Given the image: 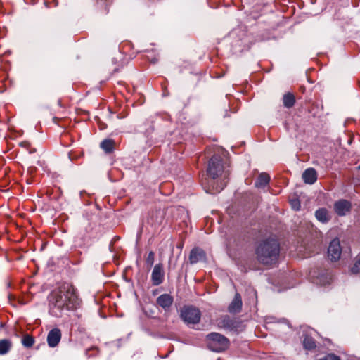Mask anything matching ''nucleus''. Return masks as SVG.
Instances as JSON below:
<instances>
[{"instance_id":"nucleus-3","label":"nucleus","mask_w":360,"mask_h":360,"mask_svg":"<svg viewBox=\"0 0 360 360\" xmlns=\"http://www.w3.org/2000/svg\"><path fill=\"white\" fill-rule=\"evenodd\" d=\"M206 340L208 348L217 352L224 351L228 348L229 345L228 338L217 333L208 334Z\"/></svg>"},{"instance_id":"nucleus-25","label":"nucleus","mask_w":360,"mask_h":360,"mask_svg":"<svg viewBox=\"0 0 360 360\" xmlns=\"http://www.w3.org/2000/svg\"><path fill=\"white\" fill-rule=\"evenodd\" d=\"M328 360H340V358L334 354H328Z\"/></svg>"},{"instance_id":"nucleus-11","label":"nucleus","mask_w":360,"mask_h":360,"mask_svg":"<svg viewBox=\"0 0 360 360\" xmlns=\"http://www.w3.org/2000/svg\"><path fill=\"white\" fill-rule=\"evenodd\" d=\"M242 298L239 293L236 292L233 300L228 307V311L231 314L239 313L242 309Z\"/></svg>"},{"instance_id":"nucleus-7","label":"nucleus","mask_w":360,"mask_h":360,"mask_svg":"<svg viewBox=\"0 0 360 360\" xmlns=\"http://www.w3.org/2000/svg\"><path fill=\"white\" fill-rule=\"evenodd\" d=\"M218 326L230 330H237L239 327V322L234 319L225 315L221 316L217 321Z\"/></svg>"},{"instance_id":"nucleus-15","label":"nucleus","mask_w":360,"mask_h":360,"mask_svg":"<svg viewBox=\"0 0 360 360\" xmlns=\"http://www.w3.org/2000/svg\"><path fill=\"white\" fill-rule=\"evenodd\" d=\"M270 181V176L266 173H261L257 179L256 180L255 185L257 188H264L266 186Z\"/></svg>"},{"instance_id":"nucleus-17","label":"nucleus","mask_w":360,"mask_h":360,"mask_svg":"<svg viewBox=\"0 0 360 360\" xmlns=\"http://www.w3.org/2000/svg\"><path fill=\"white\" fill-rule=\"evenodd\" d=\"M12 347V342L8 339L0 340V355L6 354Z\"/></svg>"},{"instance_id":"nucleus-12","label":"nucleus","mask_w":360,"mask_h":360,"mask_svg":"<svg viewBox=\"0 0 360 360\" xmlns=\"http://www.w3.org/2000/svg\"><path fill=\"white\" fill-rule=\"evenodd\" d=\"M351 205L346 200H340L337 201L334 205L335 212L340 216H344L350 210Z\"/></svg>"},{"instance_id":"nucleus-28","label":"nucleus","mask_w":360,"mask_h":360,"mask_svg":"<svg viewBox=\"0 0 360 360\" xmlns=\"http://www.w3.org/2000/svg\"><path fill=\"white\" fill-rule=\"evenodd\" d=\"M319 360H328V355L326 356L325 357L322 358V359H320Z\"/></svg>"},{"instance_id":"nucleus-13","label":"nucleus","mask_w":360,"mask_h":360,"mask_svg":"<svg viewBox=\"0 0 360 360\" xmlns=\"http://www.w3.org/2000/svg\"><path fill=\"white\" fill-rule=\"evenodd\" d=\"M205 259V252L202 249L195 248L191 250L189 256V260L191 264H195L198 262L203 261Z\"/></svg>"},{"instance_id":"nucleus-16","label":"nucleus","mask_w":360,"mask_h":360,"mask_svg":"<svg viewBox=\"0 0 360 360\" xmlns=\"http://www.w3.org/2000/svg\"><path fill=\"white\" fill-rule=\"evenodd\" d=\"M315 216L316 219L322 223H326L330 220L328 212L325 208L317 210L315 212Z\"/></svg>"},{"instance_id":"nucleus-22","label":"nucleus","mask_w":360,"mask_h":360,"mask_svg":"<svg viewBox=\"0 0 360 360\" xmlns=\"http://www.w3.org/2000/svg\"><path fill=\"white\" fill-rule=\"evenodd\" d=\"M353 274H360V255L358 256L354 266L351 268Z\"/></svg>"},{"instance_id":"nucleus-18","label":"nucleus","mask_w":360,"mask_h":360,"mask_svg":"<svg viewBox=\"0 0 360 360\" xmlns=\"http://www.w3.org/2000/svg\"><path fill=\"white\" fill-rule=\"evenodd\" d=\"M303 346L307 350H312L316 347V342L313 338L305 335L303 339Z\"/></svg>"},{"instance_id":"nucleus-14","label":"nucleus","mask_w":360,"mask_h":360,"mask_svg":"<svg viewBox=\"0 0 360 360\" xmlns=\"http://www.w3.org/2000/svg\"><path fill=\"white\" fill-rule=\"evenodd\" d=\"M302 179L307 184H314L317 179L316 170L314 168L307 169L302 174Z\"/></svg>"},{"instance_id":"nucleus-6","label":"nucleus","mask_w":360,"mask_h":360,"mask_svg":"<svg viewBox=\"0 0 360 360\" xmlns=\"http://www.w3.org/2000/svg\"><path fill=\"white\" fill-rule=\"evenodd\" d=\"M342 253V248L340 240L338 238L333 239L328 248V257L331 261H337L340 259Z\"/></svg>"},{"instance_id":"nucleus-4","label":"nucleus","mask_w":360,"mask_h":360,"mask_svg":"<svg viewBox=\"0 0 360 360\" xmlns=\"http://www.w3.org/2000/svg\"><path fill=\"white\" fill-rule=\"evenodd\" d=\"M180 317L187 325L197 324L201 319L200 311L193 306H185L181 309Z\"/></svg>"},{"instance_id":"nucleus-5","label":"nucleus","mask_w":360,"mask_h":360,"mask_svg":"<svg viewBox=\"0 0 360 360\" xmlns=\"http://www.w3.org/2000/svg\"><path fill=\"white\" fill-rule=\"evenodd\" d=\"M224 170L223 158L219 155H214L208 163L207 175L214 179L221 175Z\"/></svg>"},{"instance_id":"nucleus-24","label":"nucleus","mask_w":360,"mask_h":360,"mask_svg":"<svg viewBox=\"0 0 360 360\" xmlns=\"http://www.w3.org/2000/svg\"><path fill=\"white\" fill-rule=\"evenodd\" d=\"M291 207L295 210H299L300 208V202L297 199H292L290 201Z\"/></svg>"},{"instance_id":"nucleus-26","label":"nucleus","mask_w":360,"mask_h":360,"mask_svg":"<svg viewBox=\"0 0 360 360\" xmlns=\"http://www.w3.org/2000/svg\"><path fill=\"white\" fill-rule=\"evenodd\" d=\"M224 185L222 186H220L219 188H216V189H215L216 191L219 192L220 191H221L224 188Z\"/></svg>"},{"instance_id":"nucleus-19","label":"nucleus","mask_w":360,"mask_h":360,"mask_svg":"<svg viewBox=\"0 0 360 360\" xmlns=\"http://www.w3.org/2000/svg\"><path fill=\"white\" fill-rule=\"evenodd\" d=\"M295 102V96L290 93L285 94L283 96V105L288 108H292Z\"/></svg>"},{"instance_id":"nucleus-23","label":"nucleus","mask_w":360,"mask_h":360,"mask_svg":"<svg viewBox=\"0 0 360 360\" xmlns=\"http://www.w3.org/2000/svg\"><path fill=\"white\" fill-rule=\"evenodd\" d=\"M154 261H155V253L153 251H150L148 253V255L146 259V262L148 266L151 267L153 265Z\"/></svg>"},{"instance_id":"nucleus-1","label":"nucleus","mask_w":360,"mask_h":360,"mask_svg":"<svg viewBox=\"0 0 360 360\" xmlns=\"http://www.w3.org/2000/svg\"><path fill=\"white\" fill-rule=\"evenodd\" d=\"M81 300L76 289L70 283H65L53 290L49 296V312L55 317H60L64 311H70L80 307Z\"/></svg>"},{"instance_id":"nucleus-21","label":"nucleus","mask_w":360,"mask_h":360,"mask_svg":"<svg viewBox=\"0 0 360 360\" xmlns=\"http://www.w3.org/2000/svg\"><path fill=\"white\" fill-rule=\"evenodd\" d=\"M34 343V338L28 334H26L23 336L22 339V344L24 347L27 348L31 347Z\"/></svg>"},{"instance_id":"nucleus-8","label":"nucleus","mask_w":360,"mask_h":360,"mask_svg":"<svg viewBox=\"0 0 360 360\" xmlns=\"http://www.w3.org/2000/svg\"><path fill=\"white\" fill-rule=\"evenodd\" d=\"M165 278V272L163 265L160 263L156 264L151 274V281L153 285L157 286L160 285Z\"/></svg>"},{"instance_id":"nucleus-9","label":"nucleus","mask_w":360,"mask_h":360,"mask_svg":"<svg viewBox=\"0 0 360 360\" xmlns=\"http://www.w3.org/2000/svg\"><path fill=\"white\" fill-rule=\"evenodd\" d=\"M62 336L61 330L55 328L51 329L47 335V343L50 347H56L60 341Z\"/></svg>"},{"instance_id":"nucleus-27","label":"nucleus","mask_w":360,"mask_h":360,"mask_svg":"<svg viewBox=\"0 0 360 360\" xmlns=\"http://www.w3.org/2000/svg\"><path fill=\"white\" fill-rule=\"evenodd\" d=\"M28 145H29V143L27 142H22L20 143V146H27Z\"/></svg>"},{"instance_id":"nucleus-20","label":"nucleus","mask_w":360,"mask_h":360,"mask_svg":"<svg viewBox=\"0 0 360 360\" xmlns=\"http://www.w3.org/2000/svg\"><path fill=\"white\" fill-rule=\"evenodd\" d=\"M101 148L107 153H110L113 150L114 141L110 139H105L101 143Z\"/></svg>"},{"instance_id":"nucleus-2","label":"nucleus","mask_w":360,"mask_h":360,"mask_svg":"<svg viewBox=\"0 0 360 360\" xmlns=\"http://www.w3.org/2000/svg\"><path fill=\"white\" fill-rule=\"evenodd\" d=\"M255 253L259 262L263 264L275 263L280 253V245L274 238L262 240L256 248Z\"/></svg>"},{"instance_id":"nucleus-10","label":"nucleus","mask_w":360,"mask_h":360,"mask_svg":"<svg viewBox=\"0 0 360 360\" xmlns=\"http://www.w3.org/2000/svg\"><path fill=\"white\" fill-rule=\"evenodd\" d=\"M157 304L162 307L165 311L169 310L174 302L173 297L169 294H162L157 298Z\"/></svg>"}]
</instances>
